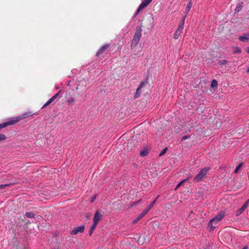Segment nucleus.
<instances>
[{
  "label": "nucleus",
  "instance_id": "nucleus-7",
  "mask_svg": "<svg viewBox=\"0 0 249 249\" xmlns=\"http://www.w3.org/2000/svg\"><path fill=\"white\" fill-rule=\"evenodd\" d=\"M20 121V119L18 116L10 118L6 122L4 123L5 125V127L7 125L14 124Z\"/></svg>",
  "mask_w": 249,
  "mask_h": 249
},
{
  "label": "nucleus",
  "instance_id": "nucleus-15",
  "mask_svg": "<svg viewBox=\"0 0 249 249\" xmlns=\"http://www.w3.org/2000/svg\"><path fill=\"white\" fill-rule=\"evenodd\" d=\"M186 18V15L184 16L183 18H182V19L180 21V22L179 23L178 27V28H179V29H183V26H184V22H185Z\"/></svg>",
  "mask_w": 249,
  "mask_h": 249
},
{
  "label": "nucleus",
  "instance_id": "nucleus-5",
  "mask_svg": "<svg viewBox=\"0 0 249 249\" xmlns=\"http://www.w3.org/2000/svg\"><path fill=\"white\" fill-rule=\"evenodd\" d=\"M85 227L83 225L75 227L71 232V234L75 235L78 233H82L84 231Z\"/></svg>",
  "mask_w": 249,
  "mask_h": 249
},
{
  "label": "nucleus",
  "instance_id": "nucleus-13",
  "mask_svg": "<svg viewBox=\"0 0 249 249\" xmlns=\"http://www.w3.org/2000/svg\"><path fill=\"white\" fill-rule=\"evenodd\" d=\"M247 208V207L246 206V205H244L243 204V205L242 206L241 208L237 210L236 214V215L238 216L240 214H241Z\"/></svg>",
  "mask_w": 249,
  "mask_h": 249
},
{
  "label": "nucleus",
  "instance_id": "nucleus-40",
  "mask_svg": "<svg viewBox=\"0 0 249 249\" xmlns=\"http://www.w3.org/2000/svg\"><path fill=\"white\" fill-rule=\"evenodd\" d=\"M247 72L249 73V67L248 68V69L247 70Z\"/></svg>",
  "mask_w": 249,
  "mask_h": 249
},
{
  "label": "nucleus",
  "instance_id": "nucleus-18",
  "mask_svg": "<svg viewBox=\"0 0 249 249\" xmlns=\"http://www.w3.org/2000/svg\"><path fill=\"white\" fill-rule=\"evenodd\" d=\"M148 151L146 149H144L140 152V156L141 157H144L147 155Z\"/></svg>",
  "mask_w": 249,
  "mask_h": 249
},
{
  "label": "nucleus",
  "instance_id": "nucleus-30",
  "mask_svg": "<svg viewBox=\"0 0 249 249\" xmlns=\"http://www.w3.org/2000/svg\"><path fill=\"white\" fill-rule=\"evenodd\" d=\"M158 197H159V196L158 197H157V198L151 203V204L149 206L151 207V208H152L154 206V205H155L156 201L157 198H158Z\"/></svg>",
  "mask_w": 249,
  "mask_h": 249
},
{
  "label": "nucleus",
  "instance_id": "nucleus-6",
  "mask_svg": "<svg viewBox=\"0 0 249 249\" xmlns=\"http://www.w3.org/2000/svg\"><path fill=\"white\" fill-rule=\"evenodd\" d=\"M103 215L99 211H96L95 213L93 219V222L94 224H95L97 225L99 222L101 220L102 218Z\"/></svg>",
  "mask_w": 249,
  "mask_h": 249
},
{
  "label": "nucleus",
  "instance_id": "nucleus-26",
  "mask_svg": "<svg viewBox=\"0 0 249 249\" xmlns=\"http://www.w3.org/2000/svg\"><path fill=\"white\" fill-rule=\"evenodd\" d=\"M144 85V82H141L139 87H138V90H140L143 87V86Z\"/></svg>",
  "mask_w": 249,
  "mask_h": 249
},
{
  "label": "nucleus",
  "instance_id": "nucleus-42",
  "mask_svg": "<svg viewBox=\"0 0 249 249\" xmlns=\"http://www.w3.org/2000/svg\"><path fill=\"white\" fill-rule=\"evenodd\" d=\"M247 247H244L242 249H247Z\"/></svg>",
  "mask_w": 249,
  "mask_h": 249
},
{
  "label": "nucleus",
  "instance_id": "nucleus-24",
  "mask_svg": "<svg viewBox=\"0 0 249 249\" xmlns=\"http://www.w3.org/2000/svg\"><path fill=\"white\" fill-rule=\"evenodd\" d=\"M61 91H59L58 93H56L55 95H54L52 98L50 99L52 100L53 101L59 95V93H60Z\"/></svg>",
  "mask_w": 249,
  "mask_h": 249
},
{
  "label": "nucleus",
  "instance_id": "nucleus-8",
  "mask_svg": "<svg viewBox=\"0 0 249 249\" xmlns=\"http://www.w3.org/2000/svg\"><path fill=\"white\" fill-rule=\"evenodd\" d=\"M109 47L110 45L109 44H107L103 46L96 53V56H100L103 53H104L105 51L109 49Z\"/></svg>",
  "mask_w": 249,
  "mask_h": 249
},
{
  "label": "nucleus",
  "instance_id": "nucleus-3",
  "mask_svg": "<svg viewBox=\"0 0 249 249\" xmlns=\"http://www.w3.org/2000/svg\"><path fill=\"white\" fill-rule=\"evenodd\" d=\"M209 170V168H204L202 169L199 173L194 178V181L196 182L200 181L206 177L207 172Z\"/></svg>",
  "mask_w": 249,
  "mask_h": 249
},
{
  "label": "nucleus",
  "instance_id": "nucleus-4",
  "mask_svg": "<svg viewBox=\"0 0 249 249\" xmlns=\"http://www.w3.org/2000/svg\"><path fill=\"white\" fill-rule=\"evenodd\" d=\"M152 0H142V3L136 12L135 16H137L141 10L146 7L152 1Z\"/></svg>",
  "mask_w": 249,
  "mask_h": 249
},
{
  "label": "nucleus",
  "instance_id": "nucleus-25",
  "mask_svg": "<svg viewBox=\"0 0 249 249\" xmlns=\"http://www.w3.org/2000/svg\"><path fill=\"white\" fill-rule=\"evenodd\" d=\"M167 150V148H164L160 153L159 156H161L166 153Z\"/></svg>",
  "mask_w": 249,
  "mask_h": 249
},
{
  "label": "nucleus",
  "instance_id": "nucleus-35",
  "mask_svg": "<svg viewBox=\"0 0 249 249\" xmlns=\"http://www.w3.org/2000/svg\"><path fill=\"white\" fill-rule=\"evenodd\" d=\"M141 202V200L140 199L138 201H136V202L133 203V204L132 205V206L137 205V204H139V203H140Z\"/></svg>",
  "mask_w": 249,
  "mask_h": 249
},
{
  "label": "nucleus",
  "instance_id": "nucleus-20",
  "mask_svg": "<svg viewBox=\"0 0 249 249\" xmlns=\"http://www.w3.org/2000/svg\"><path fill=\"white\" fill-rule=\"evenodd\" d=\"M25 215L28 218H34L35 217V214L32 212H27L25 213Z\"/></svg>",
  "mask_w": 249,
  "mask_h": 249
},
{
  "label": "nucleus",
  "instance_id": "nucleus-31",
  "mask_svg": "<svg viewBox=\"0 0 249 249\" xmlns=\"http://www.w3.org/2000/svg\"><path fill=\"white\" fill-rule=\"evenodd\" d=\"M9 185V184H5L0 185V189H3L6 187L8 186Z\"/></svg>",
  "mask_w": 249,
  "mask_h": 249
},
{
  "label": "nucleus",
  "instance_id": "nucleus-10",
  "mask_svg": "<svg viewBox=\"0 0 249 249\" xmlns=\"http://www.w3.org/2000/svg\"><path fill=\"white\" fill-rule=\"evenodd\" d=\"M239 40L242 42L249 41V33L244 34L239 37Z\"/></svg>",
  "mask_w": 249,
  "mask_h": 249
},
{
  "label": "nucleus",
  "instance_id": "nucleus-28",
  "mask_svg": "<svg viewBox=\"0 0 249 249\" xmlns=\"http://www.w3.org/2000/svg\"><path fill=\"white\" fill-rule=\"evenodd\" d=\"M186 180V179L182 180L181 182H180L176 186L175 190H177L182 184L183 182Z\"/></svg>",
  "mask_w": 249,
  "mask_h": 249
},
{
  "label": "nucleus",
  "instance_id": "nucleus-11",
  "mask_svg": "<svg viewBox=\"0 0 249 249\" xmlns=\"http://www.w3.org/2000/svg\"><path fill=\"white\" fill-rule=\"evenodd\" d=\"M146 213L143 211L140 214V215L135 219H134L133 222V224H135L137 223L141 219H142L145 214Z\"/></svg>",
  "mask_w": 249,
  "mask_h": 249
},
{
  "label": "nucleus",
  "instance_id": "nucleus-27",
  "mask_svg": "<svg viewBox=\"0 0 249 249\" xmlns=\"http://www.w3.org/2000/svg\"><path fill=\"white\" fill-rule=\"evenodd\" d=\"M6 139V136L3 134H0V142Z\"/></svg>",
  "mask_w": 249,
  "mask_h": 249
},
{
  "label": "nucleus",
  "instance_id": "nucleus-23",
  "mask_svg": "<svg viewBox=\"0 0 249 249\" xmlns=\"http://www.w3.org/2000/svg\"><path fill=\"white\" fill-rule=\"evenodd\" d=\"M53 101H52V100H51V99H50L44 105V106L42 107V108L47 107V106H48L49 105H50L52 102H53Z\"/></svg>",
  "mask_w": 249,
  "mask_h": 249
},
{
  "label": "nucleus",
  "instance_id": "nucleus-22",
  "mask_svg": "<svg viewBox=\"0 0 249 249\" xmlns=\"http://www.w3.org/2000/svg\"><path fill=\"white\" fill-rule=\"evenodd\" d=\"M96 226H97L96 225L93 224L92 226H91V227L90 228V231H89V235H91L92 234V233H93V231H94V230L95 229Z\"/></svg>",
  "mask_w": 249,
  "mask_h": 249
},
{
  "label": "nucleus",
  "instance_id": "nucleus-36",
  "mask_svg": "<svg viewBox=\"0 0 249 249\" xmlns=\"http://www.w3.org/2000/svg\"><path fill=\"white\" fill-rule=\"evenodd\" d=\"M5 127V125L4 123L0 124V129Z\"/></svg>",
  "mask_w": 249,
  "mask_h": 249
},
{
  "label": "nucleus",
  "instance_id": "nucleus-1",
  "mask_svg": "<svg viewBox=\"0 0 249 249\" xmlns=\"http://www.w3.org/2000/svg\"><path fill=\"white\" fill-rule=\"evenodd\" d=\"M225 213L223 212H220L214 217L209 222L208 225L211 227L212 230L215 228V226H213V224L215 225L220 222L224 217Z\"/></svg>",
  "mask_w": 249,
  "mask_h": 249
},
{
  "label": "nucleus",
  "instance_id": "nucleus-34",
  "mask_svg": "<svg viewBox=\"0 0 249 249\" xmlns=\"http://www.w3.org/2000/svg\"><path fill=\"white\" fill-rule=\"evenodd\" d=\"M227 61L225 60H223L222 61H220V64L221 65H224V64H227Z\"/></svg>",
  "mask_w": 249,
  "mask_h": 249
},
{
  "label": "nucleus",
  "instance_id": "nucleus-17",
  "mask_svg": "<svg viewBox=\"0 0 249 249\" xmlns=\"http://www.w3.org/2000/svg\"><path fill=\"white\" fill-rule=\"evenodd\" d=\"M232 50L234 53H241V49L238 47H232Z\"/></svg>",
  "mask_w": 249,
  "mask_h": 249
},
{
  "label": "nucleus",
  "instance_id": "nucleus-19",
  "mask_svg": "<svg viewBox=\"0 0 249 249\" xmlns=\"http://www.w3.org/2000/svg\"><path fill=\"white\" fill-rule=\"evenodd\" d=\"M211 87L212 88L217 87V82L216 80L213 79L212 81Z\"/></svg>",
  "mask_w": 249,
  "mask_h": 249
},
{
  "label": "nucleus",
  "instance_id": "nucleus-38",
  "mask_svg": "<svg viewBox=\"0 0 249 249\" xmlns=\"http://www.w3.org/2000/svg\"><path fill=\"white\" fill-rule=\"evenodd\" d=\"M95 198H96V196H93L91 198V200H90V202H91V203H92V202L94 201V200L95 199Z\"/></svg>",
  "mask_w": 249,
  "mask_h": 249
},
{
  "label": "nucleus",
  "instance_id": "nucleus-41",
  "mask_svg": "<svg viewBox=\"0 0 249 249\" xmlns=\"http://www.w3.org/2000/svg\"><path fill=\"white\" fill-rule=\"evenodd\" d=\"M247 52L248 53H249V47H248L247 49Z\"/></svg>",
  "mask_w": 249,
  "mask_h": 249
},
{
  "label": "nucleus",
  "instance_id": "nucleus-37",
  "mask_svg": "<svg viewBox=\"0 0 249 249\" xmlns=\"http://www.w3.org/2000/svg\"><path fill=\"white\" fill-rule=\"evenodd\" d=\"M249 204V199L247 200L244 204V205H246L247 207H248V204Z\"/></svg>",
  "mask_w": 249,
  "mask_h": 249
},
{
  "label": "nucleus",
  "instance_id": "nucleus-9",
  "mask_svg": "<svg viewBox=\"0 0 249 249\" xmlns=\"http://www.w3.org/2000/svg\"><path fill=\"white\" fill-rule=\"evenodd\" d=\"M34 115V113H33L32 112L28 111V112H26L23 113L22 114H21L20 116H19L18 117H19V118L20 121L21 120L29 118Z\"/></svg>",
  "mask_w": 249,
  "mask_h": 249
},
{
  "label": "nucleus",
  "instance_id": "nucleus-29",
  "mask_svg": "<svg viewBox=\"0 0 249 249\" xmlns=\"http://www.w3.org/2000/svg\"><path fill=\"white\" fill-rule=\"evenodd\" d=\"M68 103L70 104H72L74 102V99L73 98H71L68 100Z\"/></svg>",
  "mask_w": 249,
  "mask_h": 249
},
{
  "label": "nucleus",
  "instance_id": "nucleus-33",
  "mask_svg": "<svg viewBox=\"0 0 249 249\" xmlns=\"http://www.w3.org/2000/svg\"><path fill=\"white\" fill-rule=\"evenodd\" d=\"M151 208H151V207L148 206L144 210V211L147 213Z\"/></svg>",
  "mask_w": 249,
  "mask_h": 249
},
{
  "label": "nucleus",
  "instance_id": "nucleus-21",
  "mask_svg": "<svg viewBox=\"0 0 249 249\" xmlns=\"http://www.w3.org/2000/svg\"><path fill=\"white\" fill-rule=\"evenodd\" d=\"M243 163V162H241L240 163H239L237 166V167H236L234 172V173H237L238 171L240 170V169L241 168V167L242 166Z\"/></svg>",
  "mask_w": 249,
  "mask_h": 249
},
{
  "label": "nucleus",
  "instance_id": "nucleus-16",
  "mask_svg": "<svg viewBox=\"0 0 249 249\" xmlns=\"http://www.w3.org/2000/svg\"><path fill=\"white\" fill-rule=\"evenodd\" d=\"M243 4V3L242 2H239V3L237 4V6H236V8H235V12H237V13H238L239 12H240V10H241L242 9V8Z\"/></svg>",
  "mask_w": 249,
  "mask_h": 249
},
{
  "label": "nucleus",
  "instance_id": "nucleus-2",
  "mask_svg": "<svg viewBox=\"0 0 249 249\" xmlns=\"http://www.w3.org/2000/svg\"><path fill=\"white\" fill-rule=\"evenodd\" d=\"M142 36V32L141 29L136 30L131 42V48H135L138 44L141 37Z\"/></svg>",
  "mask_w": 249,
  "mask_h": 249
},
{
  "label": "nucleus",
  "instance_id": "nucleus-32",
  "mask_svg": "<svg viewBox=\"0 0 249 249\" xmlns=\"http://www.w3.org/2000/svg\"><path fill=\"white\" fill-rule=\"evenodd\" d=\"M140 94V90H138V88H137V90H136V92L135 97H139Z\"/></svg>",
  "mask_w": 249,
  "mask_h": 249
},
{
  "label": "nucleus",
  "instance_id": "nucleus-14",
  "mask_svg": "<svg viewBox=\"0 0 249 249\" xmlns=\"http://www.w3.org/2000/svg\"><path fill=\"white\" fill-rule=\"evenodd\" d=\"M192 2L190 0L188 2V3L187 4V6H186V9H185V13H186V16L188 14V13L189 12L191 7H192Z\"/></svg>",
  "mask_w": 249,
  "mask_h": 249
},
{
  "label": "nucleus",
  "instance_id": "nucleus-12",
  "mask_svg": "<svg viewBox=\"0 0 249 249\" xmlns=\"http://www.w3.org/2000/svg\"><path fill=\"white\" fill-rule=\"evenodd\" d=\"M182 29H179V28H177L174 35V38L175 39H177L178 38V37L182 33Z\"/></svg>",
  "mask_w": 249,
  "mask_h": 249
},
{
  "label": "nucleus",
  "instance_id": "nucleus-39",
  "mask_svg": "<svg viewBox=\"0 0 249 249\" xmlns=\"http://www.w3.org/2000/svg\"><path fill=\"white\" fill-rule=\"evenodd\" d=\"M188 138H189L188 136H184L182 138L181 141H184V140H186L187 139H188Z\"/></svg>",
  "mask_w": 249,
  "mask_h": 249
}]
</instances>
